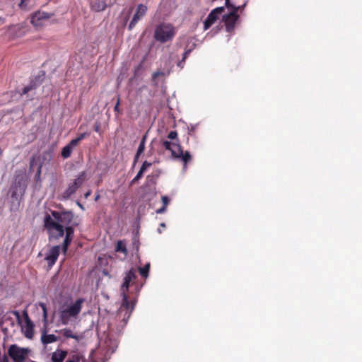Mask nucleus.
Masks as SVG:
<instances>
[{
    "mask_svg": "<svg viewBox=\"0 0 362 362\" xmlns=\"http://www.w3.org/2000/svg\"><path fill=\"white\" fill-rule=\"evenodd\" d=\"M73 218L74 215L70 211L58 212L52 211L51 215L47 214L44 219L45 227L48 231L49 240H57L63 237L64 232L66 233L62 245V250L64 253L73 239L74 228L72 226H69Z\"/></svg>",
    "mask_w": 362,
    "mask_h": 362,
    "instance_id": "obj_1",
    "label": "nucleus"
},
{
    "mask_svg": "<svg viewBox=\"0 0 362 362\" xmlns=\"http://www.w3.org/2000/svg\"><path fill=\"white\" fill-rule=\"evenodd\" d=\"M136 272L134 269H130L125 275L124 278V282L122 285L121 291L123 295V301L118 310L119 317H122V320L124 324L128 321L133 310L134 305H130V303L127 300L126 291H128L130 282L136 279Z\"/></svg>",
    "mask_w": 362,
    "mask_h": 362,
    "instance_id": "obj_2",
    "label": "nucleus"
},
{
    "mask_svg": "<svg viewBox=\"0 0 362 362\" xmlns=\"http://www.w3.org/2000/svg\"><path fill=\"white\" fill-rule=\"evenodd\" d=\"M83 303V299H78L74 303L60 311L59 317L63 325H68L73 319L76 318L81 310Z\"/></svg>",
    "mask_w": 362,
    "mask_h": 362,
    "instance_id": "obj_3",
    "label": "nucleus"
},
{
    "mask_svg": "<svg viewBox=\"0 0 362 362\" xmlns=\"http://www.w3.org/2000/svg\"><path fill=\"white\" fill-rule=\"evenodd\" d=\"M173 35L174 30L170 24H161L156 28L154 37L158 41L165 42L171 39Z\"/></svg>",
    "mask_w": 362,
    "mask_h": 362,
    "instance_id": "obj_4",
    "label": "nucleus"
},
{
    "mask_svg": "<svg viewBox=\"0 0 362 362\" xmlns=\"http://www.w3.org/2000/svg\"><path fill=\"white\" fill-rule=\"evenodd\" d=\"M30 352V349L21 348L16 344L11 345L8 350L9 356L16 362H23Z\"/></svg>",
    "mask_w": 362,
    "mask_h": 362,
    "instance_id": "obj_5",
    "label": "nucleus"
},
{
    "mask_svg": "<svg viewBox=\"0 0 362 362\" xmlns=\"http://www.w3.org/2000/svg\"><path fill=\"white\" fill-rule=\"evenodd\" d=\"M170 141H164L163 146L165 149L170 151L174 157L179 158L181 156V146L177 144L178 137H169Z\"/></svg>",
    "mask_w": 362,
    "mask_h": 362,
    "instance_id": "obj_6",
    "label": "nucleus"
},
{
    "mask_svg": "<svg viewBox=\"0 0 362 362\" xmlns=\"http://www.w3.org/2000/svg\"><path fill=\"white\" fill-rule=\"evenodd\" d=\"M87 180V175L85 172H81L78 175V177L74 181L66 191V194L68 197L73 194L76 189L83 185V183Z\"/></svg>",
    "mask_w": 362,
    "mask_h": 362,
    "instance_id": "obj_7",
    "label": "nucleus"
},
{
    "mask_svg": "<svg viewBox=\"0 0 362 362\" xmlns=\"http://www.w3.org/2000/svg\"><path fill=\"white\" fill-rule=\"evenodd\" d=\"M53 14L47 13L42 11L34 13L31 18V23L37 28L42 26V21L49 18Z\"/></svg>",
    "mask_w": 362,
    "mask_h": 362,
    "instance_id": "obj_8",
    "label": "nucleus"
},
{
    "mask_svg": "<svg viewBox=\"0 0 362 362\" xmlns=\"http://www.w3.org/2000/svg\"><path fill=\"white\" fill-rule=\"evenodd\" d=\"M91 10L95 12L104 11L108 6L112 5L110 0H89Z\"/></svg>",
    "mask_w": 362,
    "mask_h": 362,
    "instance_id": "obj_9",
    "label": "nucleus"
},
{
    "mask_svg": "<svg viewBox=\"0 0 362 362\" xmlns=\"http://www.w3.org/2000/svg\"><path fill=\"white\" fill-rule=\"evenodd\" d=\"M238 8H235L234 11L223 16V21L226 26L227 30L230 31L232 30L238 18L237 11Z\"/></svg>",
    "mask_w": 362,
    "mask_h": 362,
    "instance_id": "obj_10",
    "label": "nucleus"
},
{
    "mask_svg": "<svg viewBox=\"0 0 362 362\" xmlns=\"http://www.w3.org/2000/svg\"><path fill=\"white\" fill-rule=\"evenodd\" d=\"M59 245L54 246L49 250V253L45 257V260L47 261L49 267H52L54 264L59 257Z\"/></svg>",
    "mask_w": 362,
    "mask_h": 362,
    "instance_id": "obj_11",
    "label": "nucleus"
},
{
    "mask_svg": "<svg viewBox=\"0 0 362 362\" xmlns=\"http://www.w3.org/2000/svg\"><path fill=\"white\" fill-rule=\"evenodd\" d=\"M146 10H147V8L145 5L141 4L138 6L136 12L134 15V17L129 25V30H132V28L135 25V24L140 19V18L142 17L143 16H144Z\"/></svg>",
    "mask_w": 362,
    "mask_h": 362,
    "instance_id": "obj_12",
    "label": "nucleus"
},
{
    "mask_svg": "<svg viewBox=\"0 0 362 362\" xmlns=\"http://www.w3.org/2000/svg\"><path fill=\"white\" fill-rule=\"evenodd\" d=\"M24 316L25 320V325L23 328L24 335L28 339H32L34 335V325L26 312H24Z\"/></svg>",
    "mask_w": 362,
    "mask_h": 362,
    "instance_id": "obj_13",
    "label": "nucleus"
},
{
    "mask_svg": "<svg viewBox=\"0 0 362 362\" xmlns=\"http://www.w3.org/2000/svg\"><path fill=\"white\" fill-rule=\"evenodd\" d=\"M81 138L82 137H76V139L71 140L69 144L65 146L62 151V157L64 158L69 157L73 148L78 144Z\"/></svg>",
    "mask_w": 362,
    "mask_h": 362,
    "instance_id": "obj_14",
    "label": "nucleus"
},
{
    "mask_svg": "<svg viewBox=\"0 0 362 362\" xmlns=\"http://www.w3.org/2000/svg\"><path fill=\"white\" fill-rule=\"evenodd\" d=\"M42 80L40 79V76L36 77L34 80H32L29 85L26 86L23 88L22 94H28L29 92L35 90L37 87L41 83Z\"/></svg>",
    "mask_w": 362,
    "mask_h": 362,
    "instance_id": "obj_15",
    "label": "nucleus"
},
{
    "mask_svg": "<svg viewBox=\"0 0 362 362\" xmlns=\"http://www.w3.org/2000/svg\"><path fill=\"white\" fill-rule=\"evenodd\" d=\"M67 356V351L64 350L57 349L52 354V362H63Z\"/></svg>",
    "mask_w": 362,
    "mask_h": 362,
    "instance_id": "obj_16",
    "label": "nucleus"
},
{
    "mask_svg": "<svg viewBox=\"0 0 362 362\" xmlns=\"http://www.w3.org/2000/svg\"><path fill=\"white\" fill-rule=\"evenodd\" d=\"M218 17L214 11H211L204 21V30L209 29L217 20Z\"/></svg>",
    "mask_w": 362,
    "mask_h": 362,
    "instance_id": "obj_17",
    "label": "nucleus"
},
{
    "mask_svg": "<svg viewBox=\"0 0 362 362\" xmlns=\"http://www.w3.org/2000/svg\"><path fill=\"white\" fill-rule=\"evenodd\" d=\"M41 341L44 344H47L57 341V337L54 334H46L43 333L41 337Z\"/></svg>",
    "mask_w": 362,
    "mask_h": 362,
    "instance_id": "obj_18",
    "label": "nucleus"
},
{
    "mask_svg": "<svg viewBox=\"0 0 362 362\" xmlns=\"http://www.w3.org/2000/svg\"><path fill=\"white\" fill-rule=\"evenodd\" d=\"M115 251L121 252L124 253L125 256L127 255V250L126 245L123 240L117 241Z\"/></svg>",
    "mask_w": 362,
    "mask_h": 362,
    "instance_id": "obj_19",
    "label": "nucleus"
},
{
    "mask_svg": "<svg viewBox=\"0 0 362 362\" xmlns=\"http://www.w3.org/2000/svg\"><path fill=\"white\" fill-rule=\"evenodd\" d=\"M60 332L63 334L64 337H65L66 338H72V339H78V335L74 334L71 329H64L60 330Z\"/></svg>",
    "mask_w": 362,
    "mask_h": 362,
    "instance_id": "obj_20",
    "label": "nucleus"
},
{
    "mask_svg": "<svg viewBox=\"0 0 362 362\" xmlns=\"http://www.w3.org/2000/svg\"><path fill=\"white\" fill-rule=\"evenodd\" d=\"M150 265V262H148L144 267H139V272L142 276L145 278L148 277Z\"/></svg>",
    "mask_w": 362,
    "mask_h": 362,
    "instance_id": "obj_21",
    "label": "nucleus"
},
{
    "mask_svg": "<svg viewBox=\"0 0 362 362\" xmlns=\"http://www.w3.org/2000/svg\"><path fill=\"white\" fill-rule=\"evenodd\" d=\"M165 74L162 71H156L153 73L152 76V83L154 86H157L158 84V78L160 76H163Z\"/></svg>",
    "mask_w": 362,
    "mask_h": 362,
    "instance_id": "obj_22",
    "label": "nucleus"
},
{
    "mask_svg": "<svg viewBox=\"0 0 362 362\" xmlns=\"http://www.w3.org/2000/svg\"><path fill=\"white\" fill-rule=\"evenodd\" d=\"M145 140H146V137H143L141 141L140 142V144L139 146V148H138V150H137V153H136V159L138 158L139 156L143 153V151H144V148H145Z\"/></svg>",
    "mask_w": 362,
    "mask_h": 362,
    "instance_id": "obj_23",
    "label": "nucleus"
},
{
    "mask_svg": "<svg viewBox=\"0 0 362 362\" xmlns=\"http://www.w3.org/2000/svg\"><path fill=\"white\" fill-rule=\"evenodd\" d=\"M92 126H93L95 133L99 134L104 133L103 127L101 126L100 124L95 122Z\"/></svg>",
    "mask_w": 362,
    "mask_h": 362,
    "instance_id": "obj_24",
    "label": "nucleus"
},
{
    "mask_svg": "<svg viewBox=\"0 0 362 362\" xmlns=\"http://www.w3.org/2000/svg\"><path fill=\"white\" fill-rule=\"evenodd\" d=\"M39 305L41 307L43 312V320L45 322H47V311L46 305L44 303H39Z\"/></svg>",
    "mask_w": 362,
    "mask_h": 362,
    "instance_id": "obj_25",
    "label": "nucleus"
},
{
    "mask_svg": "<svg viewBox=\"0 0 362 362\" xmlns=\"http://www.w3.org/2000/svg\"><path fill=\"white\" fill-rule=\"evenodd\" d=\"M132 245H133V247H134L136 253H137L139 252V242L136 237L134 238Z\"/></svg>",
    "mask_w": 362,
    "mask_h": 362,
    "instance_id": "obj_26",
    "label": "nucleus"
},
{
    "mask_svg": "<svg viewBox=\"0 0 362 362\" xmlns=\"http://www.w3.org/2000/svg\"><path fill=\"white\" fill-rule=\"evenodd\" d=\"M223 11H224V8L223 6L217 7L213 10V11H214L215 13L216 14L217 17H218V15L221 14Z\"/></svg>",
    "mask_w": 362,
    "mask_h": 362,
    "instance_id": "obj_27",
    "label": "nucleus"
},
{
    "mask_svg": "<svg viewBox=\"0 0 362 362\" xmlns=\"http://www.w3.org/2000/svg\"><path fill=\"white\" fill-rule=\"evenodd\" d=\"M29 0H21V2L19 4V7L22 9H24L26 7L27 4L28 3Z\"/></svg>",
    "mask_w": 362,
    "mask_h": 362,
    "instance_id": "obj_28",
    "label": "nucleus"
},
{
    "mask_svg": "<svg viewBox=\"0 0 362 362\" xmlns=\"http://www.w3.org/2000/svg\"><path fill=\"white\" fill-rule=\"evenodd\" d=\"M161 199H162V202L163 204V206H167V205L169 203L168 197H166V196H163Z\"/></svg>",
    "mask_w": 362,
    "mask_h": 362,
    "instance_id": "obj_29",
    "label": "nucleus"
},
{
    "mask_svg": "<svg viewBox=\"0 0 362 362\" xmlns=\"http://www.w3.org/2000/svg\"><path fill=\"white\" fill-rule=\"evenodd\" d=\"M11 313L16 316L18 322H21V315H20L19 312L17 310H13L11 312Z\"/></svg>",
    "mask_w": 362,
    "mask_h": 362,
    "instance_id": "obj_30",
    "label": "nucleus"
},
{
    "mask_svg": "<svg viewBox=\"0 0 362 362\" xmlns=\"http://www.w3.org/2000/svg\"><path fill=\"white\" fill-rule=\"evenodd\" d=\"M165 210H166V206H163L161 208L156 210V214H163L165 211Z\"/></svg>",
    "mask_w": 362,
    "mask_h": 362,
    "instance_id": "obj_31",
    "label": "nucleus"
},
{
    "mask_svg": "<svg viewBox=\"0 0 362 362\" xmlns=\"http://www.w3.org/2000/svg\"><path fill=\"white\" fill-rule=\"evenodd\" d=\"M143 176V174H141V172H138L137 175H136V177L133 179L132 180V182L138 180L139 179H140L141 177Z\"/></svg>",
    "mask_w": 362,
    "mask_h": 362,
    "instance_id": "obj_32",
    "label": "nucleus"
},
{
    "mask_svg": "<svg viewBox=\"0 0 362 362\" xmlns=\"http://www.w3.org/2000/svg\"><path fill=\"white\" fill-rule=\"evenodd\" d=\"M66 361L79 362L80 361V358L78 356H74V357H73L72 359H69Z\"/></svg>",
    "mask_w": 362,
    "mask_h": 362,
    "instance_id": "obj_33",
    "label": "nucleus"
},
{
    "mask_svg": "<svg viewBox=\"0 0 362 362\" xmlns=\"http://www.w3.org/2000/svg\"><path fill=\"white\" fill-rule=\"evenodd\" d=\"M151 165V163H148V162H147V161H145V162L143 163V165H142V166H143L144 168H145L146 169H147L148 168H149Z\"/></svg>",
    "mask_w": 362,
    "mask_h": 362,
    "instance_id": "obj_34",
    "label": "nucleus"
},
{
    "mask_svg": "<svg viewBox=\"0 0 362 362\" xmlns=\"http://www.w3.org/2000/svg\"><path fill=\"white\" fill-rule=\"evenodd\" d=\"M168 136H177V133L175 131H171Z\"/></svg>",
    "mask_w": 362,
    "mask_h": 362,
    "instance_id": "obj_35",
    "label": "nucleus"
},
{
    "mask_svg": "<svg viewBox=\"0 0 362 362\" xmlns=\"http://www.w3.org/2000/svg\"><path fill=\"white\" fill-rule=\"evenodd\" d=\"M189 51H186L183 54H182V62L185 61V59L187 57V54H188V52Z\"/></svg>",
    "mask_w": 362,
    "mask_h": 362,
    "instance_id": "obj_36",
    "label": "nucleus"
},
{
    "mask_svg": "<svg viewBox=\"0 0 362 362\" xmlns=\"http://www.w3.org/2000/svg\"><path fill=\"white\" fill-rule=\"evenodd\" d=\"M8 358L6 356H4L2 359H1V362H8Z\"/></svg>",
    "mask_w": 362,
    "mask_h": 362,
    "instance_id": "obj_37",
    "label": "nucleus"
},
{
    "mask_svg": "<svg viewBox=\"0 0 362 362\" xmlns=\"http://www.w3.org/2000/svg\"><path fill=\"white\" fill-rule=\"evenodd\" d=\"M146 169L145 168H144L143 166H141L139 172H141V174H144V173L146 171Z\"/></svg>",
    "mask_w": 362,
    "mask_h": 362,
    "instance_id": "obj_38",
    "label": "nucleus"
},
{
    "mask_svg": "<svg viewBox=\"0 0 362 362\" xmlns=\"http://www.w3.org/2000/svg\"><path fill=\"white\" fill-rule=\"evenodd\" d=\"M146 169L145 168H144L143 166H141L139 172H141V174H144V173L146 171Z\"/></svg>",
    "mask_w": 362,
    "mask_h": 362,
    "instance_id": "obj_39",
    "label": "nucleus"
},
{
    "mask_svg": "<svg viewBox=\"0 0 362 362\" xmlns=\"http://www.w3.org/2000/svg\"><path fill=\"white\" fill-rule=\"evenodd\" d=\"M40 173H41V167H40L37 170V175L38 177H40Z\"/></svg>",
    "mask_w": 362,
    "mask_h": 362,
    "instance_id": "obj_40",
    "label": "nucleus"
},
{
    "mask_svg": "<svg viewBox=\"0 0 362 362\" xmlns=\"http://www.w3.org/2000/svg\"><path fill=\"white\" fill-rule=\"evenodd\" d=\"M118 106H119V103H117L115 107V110H118Z\"/></svg>",
    "mask_w": 362,
    "mask_h": 362,
    "instance_id": "obj_41",
    "label": "nucleus"
},
{
    "mask_svg": "<svg viewBox=\"0 0 362 362\" xmlns=\"http://www.w3.org/2000/svg\"><path fill=\"white\" fill-rule=\"evenodd\" d=\"M16 194H17V192H16V191H15V192H13L12 193V197L13 198L14 197H16Z\"/></svg>",
    "mask_w": 362,
    "mask_h": 362,
    "instance_id": "obj_42",
    "label": "nucleus"
},
{
    "mask_svg": "<svg viewBox=\"0 0 362 362\" xmlns=\"http://www.w3.org/2000/svg\"><path fill=\"white\" fill-rule=\"evenodd\" d=\"M132 10H133V7L129 8V10L128 11V15H129L132 13Z\"/></svg>",
    "mask_w": 362,
    "mask_h": 362,
    "instance_id": "obj_43",
    "label": "nucleus"
},
{
    "mask_svg": "<svg viewBox=\"0 0 362 362\" xmlns=\"http://www.w3.org/2000/svg\"><path fill=\"white\" fill-rule=\"evenodd\" d=\"M24 191H25V188H24V187H23V188H21V190H20V193H21V194H22V193H23V192H24Z\"/></svg>",
    "mask_w": 362,
    "mask_h": 362,
    "instance_id": "obj_44",
    "label": "nucleus"
},
{
    "mask_svg": "<svg viewBox=\"0 0 362 362\" xmlns=\"http://www.w3.org/2000/svg\"><path fill=\"white\" fill-rule=\"evenodd\" d=\"M90 192H88L86 194H85V197L87 198L89 195H90Z\"/></svg>",
    "mask_w": 362,
    "mask_h": 362,
    "instance_id": "obj_45",
    "label": "nucleus"
},
{
    "mask_svg": "<svg viewBox=\"0 0 362 362\" xmlns=\"http://www.w3.org/2000/svg\"><path fill=\"white\" fill-rule=\"evenodd\" d=\"M229 4V0H226V5L228 6Z\"/></svg>",
    "mask_w": 362,
    "mask_h": 362,
    "instance_id": "obj_46",
    "label": "nucleus"
},
{
    "mask_svg": "<svg viewBox=\"0 0 362 362\" xmlns=\"http://www.w3.org/2000/svg\"><path fill=\"white\" fill-rule=\"evenodd\" d=\"M86 133H85V132H83V133H81L80 134V136H86Z\"/></svg>",
    "mask_w": 362,
    "mask_h": 362,
    "instance_id": "obj_47",
    "label": "nucleus"
},
{
    "mask_svg": "<svg viewBox=\"0 0 362 362\" xmlns=\"http://www.w3.org/2000/svg\"><path fill=\"white\" fill-rule=\"evenodd\" d=\"M161 227H165V224L164 223H160Z\"/></svg>",
    "mask_w": 362,
    "mask_h": 362,
    "instance_id": "obj_48",
    "label": "nucleus"
}]
</instances>
